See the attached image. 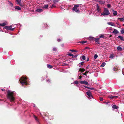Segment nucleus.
<instances>
[{"mask_svg": "<svg viewBox=\"0 0 124 124\" xmlns=\"http://www.w3.org/2000/svg\"><path fill=\"white\" fill-rule=\"evenodd\" d=\"M78 52V51H76V50H74V52Z\"/></svg>", "mask_w": 124, "mask_h": 124, "instance_id": "nucleus-53", "label": "nucleus"}, {"mask_svg": "<svg viewBox=\"0 0 124 124\" xmlns=\"http://www.w3.org/2000/svg\"><path fill=\"white\" fill-rule=\"evenodd\" d=\"M17 2V4H19L21 6H23L22 4L21 3V0H16Z\"/></svg>", "mask_w": 124, "mask_h": 124, "instance_id": "nucleus-9", "label": "nucleus"}, {"mask_svg": "<svg viewBox=\"0 0 124 124\" xmlns=\"http://www.w3.org/2000/svg\"><path fill=\"white\" fill-rule=\"evenodd\" d=\"M97 9L98 12L100 13L101 12V9L99 7L98 5V4H97Z\"/></svg>", "mask_w": 124, "mask_h": 124, "instance_id": "nucleus-8", "label": "nucleus"}, {"mask_svg": "<svg viewBox=\"0 0 124 124\" xmlns=\"http://www.w3.org/2000/svg\"><path fill=\"white\" fill-rule=\"evenodd\" d=\"M7 24V23L6 22H4L2 23H0V25L1 26H4Z\"/></svg>", "mask_w": 124, "mask_h": 124, "instance_id": "nucleus-11", "label": "nucleus"}, {"mask_svg": "<svg viewBox=\"0 0 124 124\" xmlns=\"http://www.w3.org/2000/svg\"><path fill=\"white\" fill-rule=\"evenodd\" d=\"M81 57L82 58V59L84 60L85 59V57L84 55H83L81 56Z\"/></svg>", "mask_w": 124, "mask_h": 124, "instance_id": "nucleus-27", "label": "nucleus"}, {"mask_svg": "<svg viewBox=\"0 0 124 124\" xmlns=\"http://www.w3.org/2000/svg\"><path fill=\"white\" fill-rule=\"evenodd\" d=\"M116 24H118V25H119V23H116Z\"/></svg>", "mask_w": 124, "mask_h": 124, "instance_id": "nucleus-54", "label": "nucleus"}, {"mask_svg": "<svg viewBox=\"0 0 124 124\" xmlns=\"http://www.w3.org/2000/svg\"><path fill=\"white\" fill-rule=\"evenodd\" d=\"M84 62H82L80 63L79 64V66L80 67H81V66L83 65V63H84Z\"/></svg>", "mask_w": 124, "mask_h": 124, "instance_id": "nucleus-26", "label": "nucleus"}, {"mask_svg": "<svg viewBox=\"0 0 124 124\" xmlns=\"http://www.w3.org/2000/svg\"><path fill=\"white\" fill-rule=\"evenodd\" d=\"M79 71L83 72L85 70L83 68H80L79 69Z\"/></svg>", "mask_w": 124, "mask_h": 124, "instance_id": "nucleus-21", "label": "nucleus"}, {"mask_svg": "<svg viewBox=\"0 0 124 124\" xmlns=\"http://www.w3.org/2000/svg\"><path fill=\"white\" fill-rule=\"evenodd\" d=\"M55 7V5L54 4H53L51 6V7L52 8H53L54 7Z\"/></svg>", "mask_w": 124, "mask_h": 124, "instance_id": "nucleus-36", "label": "nucleus"}, {"mask_svg": "<svg viewBox=\"0 0 124 124\" xmlns=\"http://www.w3.org/2000/svg\"><path fill=\"white\" fill-rule=\"evenodd\" d=\"M1 90L3 91H5V89H1Z\"/></svg>", "mask_w": 124, "mask_h": 124, "instance_id": "nucleus-51", "label": "nucleus"}, {"mask_svg": "<svg viewBox=\"0 0 124 124\" xmlns=\"http://www.w3.org/2000/svg\"><path fill=\"white\" fill-rule=\"evenodd\" d=\"M20 83L23 85L27 84V79L25 77L23 76L20 78Z\"/></svg>", "mask_w": 124, "mask_h": 124, "instance_id": "nucleus-2", "label": "nucleus"}, {"mask_svg": "<svg viewBox=\"0 0 124 124\" xmlns=\"http://www.w3.org/2000/svg\"><path fill=\"white\" fill-rule=\"evenodd\" d=\"M48 8V5L47 4L45 5L44 6H43L42 7V8L43 9L44 8Z\"/></svg>", "mask_w": 124, "mask_h": 124, "instance_id": "nucleus-23", "label": "nucleus"}, {"mask_svg": "<svg viewBox=\"0 0 124 124\" xmlns=\"http://www.w3.org/2000/svg\"><path fill=\"white\" fill-rule=\"evenodd\" d=\"M86 93L88 96L89 97L90 99H91L93 98V97L90 91L87 92Z\"/></svg>", "mask_w": 124, "mask_h": 124, "instance_id": "nucleus-6", "label": "nucleus"}, {"mask_svg": "<svg viewBox=\"0 0 124 124\" xmlns=\"http://www.w3.org/2000/svg\"><path fill=\"white\" fill-rule=\"evenodd\" d=\"M98 55L97 54H95L94 56V59H96L98 57Z\"/></svg>", "mask_w": 124, "mask_h": 124, "instance_id": "nucleus-31", "label": "nucleus"}, {"mask_svg": "<svg viewBox=\"0 0 124 124\" xmlns=\"http://www.w3.org/2000/svg\"><path fill=\"white\" fill-rule=\"evenodd\" d=\"M83 75H85V76L86 75V73H83Z\"/></svg>", "mask_w": 124, "mask_h": 124, "instance_id": "nucleus-48", "label": "nucleus"}, {"mask_svg": "<svg viewBox=\"0 0 124 124\" xmlns=\"http://www.w3.org/2000/svg\"><path fill=\"white\" fill-rule=\"evenodd\" d=\"M100 38H96L94 39V40L95 41V42L98 44H99L100 43L99 42V40Z\"/></svg>", "mask_w": 124, "mask_h": 124, "instance_id": "nucleus-14", "label": "nucleus"}, {"mask_svg": "<svg viewBox=\"0 0 124 124\" xmlns=\"http://www.w3.org/2000/svg\"><path fill=\"white\" fill-rule=\"evenodd\" d=\"M89 39L91 40H93L94 39V38L91 37V36H90L89 37Z\"/></svg>", "mask_w": 124, "mask_h": 124, "instance_id": "nucleus-28", "label": "nucleus"}, {"mask_svg": "<svg viewBox=\"0 0 124 124\" xmlns=\"http://www.w3.org/2000/svg\"><path fill=\"white\" fill-rule=\"evenodd\" d=\"M118 32L117 30L116 29H114L112 33L115 34H116L118 33Z\"/></svg>", "mask_w": 124, "mask_h": 124, "instance_id": "nucleus-13", "label": "nucleus"}, {"mask_svg": "<svg viewBox=\"0 0 124 124\" xmlns=\"http://www.w3.org/2000/svg\"><path fill=\"white\" fill-rule=\"evenodd\" d=\"M104 102V103H105L106 104H107L108 103H110V102Z\"/></svg>", "mask_w": 124, "mask_h": 124, "instance_id": "nucleus-42", "label": "nucleus"}, {"mask_svg": "<svg viewBox=\"0 0 124 124\" xmlns=\"http://www.w3.org/2000/svg\"><path fill=\"white\" fill-rule=\"evenodd\" d=\"M15 9L19 10H20L21 9V8L20 7L18 6H15Z\"/></svg>", "mask_w": 124, "mask_h": 124, "instance_id": "nucleus-16", "label": "nucleus"}, {"mask_svg": "<svg viewBox=\"0 0 124 124\" xmlns=\"http://www.w3.org/2000/svg\"><path fill=\"white\" fill-rule=\"evenodd\" d=\"M89 60V59L88 58V59H87V61H88Z\"/></svg>", "mask_w": 124, "mask_h": 124, "instance_id": "nucleus-55", "label": "nucleus"}, {"mask_svg": "<svg viewBox=\"0 0 124 124\" xmlns=\"http://www.w3.org/2000/svg\"><path fill=\"white\" fill-rule=\"evenodd\" d=\"M12 26H6L5 27V28L6 29L8 30H11V31H13L14 28H12Z\"/></svg>", "mask_w": 124, "mask_h": 124, "instance_id": "nucleus-5", "label": "nucleus"}, {"mask_svg": "<svg viewBox=\"0 0 124 124\" xmlns=\"http://www.w3.org/2000/svg\"><path fill=\"white\" fill-rule=\"evenodd\" d=\"M61 40V39H57V41L59 42Z\"/></svg>", "mask_w": 124, "mask_h": 124, "instance_id": "nucleus-47", "label": "nucleus"}, {"mask_svg": "<svg viewBox=\"0 0 124 124\" xmlns=\"http://www.w3.org/2000/svg\"><path fill=\"white\" fill-rule=\"evenodd\" d=\"M117 49L118 51H121L122 50V48L120 46H118L117 47Z\"/></svg>", "mask_w": 124, "mask_h": 124, "instance_id": "nucleus-18", "label": "nucleus"}, {"mask_svg": "<svg viewBox=\"0 0 124 124\" xmlns=\"http://www.w3.org/2000/svg\"><path fill=\"white\" fill-rule=\"evenodd\" d=\"M58 1L57 0H53V2L54 3H56L58 2Z\"/></svg>", "mask_w": 124, "mask_h": 124, "instance_id": "nucleus-34", "label": "nucleus"}, {"mask_svg": "<svg viewBox=\"0 0 124 124\" xmlns=\"http://www.w3.org/2000/svg\"><path fill=\"white\" fill-rule=\"evenodd\" d=\"M110 14L107 8H104V11L101 13V15L103 16H108Z\"/></svg>", "mask_w": 124, "mask_h": 124, "instance_id": "nucleus-3", "label": "nucleus"}, {"mask_svg": "<svg viewBox=\"0 0 124 124\" xmlns=\"http://www.w3.org/2000/svg\"><path fill=\"white\" fill-rule=\"evenodd\" d=\"M114 96H110L109 98L112 99H114Z\"/></svg>", "mask_w": 124, "mask_h": 124, "instance_id": "nucleus-35", "label": "nucleus"}, {"mask_svg": "<svg viewBox=\"0 0 124 124\" xmlns=\"http://www.w3.org/2000/svg\"><path fill=\"white\" fill-rule=\"evenodd\" d=\"M36 11L37 12H38L39 13L42 12L43 11V10L41 8H37L36 9Z\"/></svg>", "mask_w": 124, "mask_h": 124, "instance_id": "nucleus-12", "label": "nucleus"}, {"mask_svg": "<svg viewBox=\"0 0 124 124\" xmlns=\"http://www.w3.org/2000/svg\"><path fill=\"white\" fill-rule=\"evenodd\" d=\"M107 24L110 25L115 27L116 26V25L113 23L112 22H109L107 23Z\"/></svg>", "mask_w": 124, "mask_h": 124, "instance_id": "nucleus-10", "label": "nucleus"}, {"mask_svg": "<svg viewBox=\"0 0 124 124\" xmlns=\"http://www.w3.org/2000/svg\"><path fill=\"white\" fill-rule=\"evenodd\" d=\"M104 37V35L103 34H101V35L100 36H99L100 38H103Z\"/></svg>", "mask_w": 124, "mask_h": 124, "instance_id": "nucleus-30", "label": "nucleus"}, {"mask_svg": "<svg viewBox=\"0 0 124 124\" xmlns=\"http://www.w3.org/2000/svg\"><path fill=\"white\" fill-rule=\"evenodd\" d=\"M70 51H72V52H74V50H71V49L70 50Z\"/></svg>", "mask_w": 124, "mask_h": 124, "instance_id": "nucleus-49", "label": "nucleus"}, {"mask_svg": "<svg viewBox=\"0 0 124 124\" xmlns=\"http://www.w3.org/2000/svg\"><path fill=\"white\" fill-rule=\"evenodd\" d=\"M114 54H112L110 55L109 58L111 59H112L114 57Z\"/></svg>", "mask_w": 124, "mask_h": 124, "instance_id": "nucleus-19", "label": "nucleus"}, {"mask_svg": "<svg viewBox=\"0 0 124 124\" xmlns=\"http://www.w3.org/2000/svg\"><path fill=\"white\" fill-rule=\"evenodd\" d=\"M79 6L78 5H77L74 6V7L72 8V10H73L74 11L76 12H79V10L78 8V7Z\"/></svg>", "mask_w": 124, "mask_h": 124, "instance_id": "nucleus-4", "label": "nucleus"}, {"mask_svg": "<svg viewBox=\"0 0 124 124\" xmlns=\"http://www.w3.org/2000/svg\"><path fill=\"white\" fill-rule=\"evenodd\" d=\"M68 55L70 56H73V55L71 53H70L68 54Z\"/></svg>", "mask_w": 124, "mask_h": 124, "instance_id": "nucleus-37", "label": "nucleus"}, {"mask_svg": "<svg viewBox=\"0 0 124 124\" xmlns=\"http://www.w3.org/2000/svg\"><path fill=\"white\" fill-rule=\"evenodd\" d=\"M88 72L86 71L85 73H88Z\"/></svg>", "mask_w": 124, "mask_h": 124, "instance_id": "nucleus-56", "label": "nucleus"}, {"mask_svg": "<svg viewBox=\"0 0 124 124\" xmlns=\"http://www.w3.org/2000/svg\"><path fill=\"white\" fill-rule=\"evenodd\" d=\"M106 63L105 62L102 63L101 65V67H104Z\"/></svg>", "mask_w": 124, "mask_h": 124, "instance_id": "nucleus-24", "label": "nucleus"}, {"mask_svg": "<svg viewBox=\"0 0 124 124\" xmlns=\"http://www.w3.org/2000/svg\"><path fill=\"white\" fill-rule=\"evenodd\" d=\"M90 89H91V90H94V88H90Z\"/></svg>", "mask_w": 124, "mask_h": 124, "instance_id": "nucleus-46", "label": "nucleus"}, {"mask_svg": "<svg viewBox=\"0 0 124 124\" xmlns=\"http://www.w3.org/2000/svg\"><path fill=\"white\" fill-rule=\"evenodd\" d=\"M114 99H116V98H117L118 97L117 96H114Z\"/></svg>", "mask_w": 124, "mask_h": 124, "instance_id": "nucleus-44", "label": "nucleus"}, {"mask_svg": "<svg viewBox=\"0 0 124 124\" xmlns=\"http://www.w3.org/2000/svg\"><path fill=\"white\" fill-rule=\"evenodd\" d=\"M112 107L114 109H116L118 108V106H117L115 105H112Z\"/></svg>", "mask_w": 124, "mask_h": 124, "instance_id": "nucleus-20", "label": "nucleus"}, {"mask_svg": "<svg viewBox=\"0 0 124 124\" xmlns=\"http://www.w3.org/2000/svg\"><path fill=\"white\" fill-rule=\"evenodd\" d=\"M118 19L120 20L121 21L123 22L124 21V16L122 18H118Z\"/></svg>", "mask_w": 124, "mask_h": 124, "instance_id": "nucleus-15", "label": "nucleus"}, {"mask_svg": "<svg viewBox=\"0 0 124 124\" xmlns=\"http://www.w3.org/2000/svg\"><path fill=\"white\" fill-rule=\"evenodd\" d=\"M82 42V44H83L86 42V41H85Z\"/></svg>", "mask_w": 124, "mask_h": 124, "instance_id": "nucleus-43", "label": "nucleus"}, {"mask_svg": "<svg viewBox=\"0 0 124 124\" xmlns=\"http://www.w3.org/2000/svg\"><path fill=\"white\" fill-rule=\"evenodd\" d=\"M47 66L48 68L49 69H51L53 68V66L49 64H47Z\"/></svg>", "mask_w": 124, "mask_h": 124, "instance_id": "nucleus-22", "label": "nucleus"}, {"mask_svg": "<svg viewBox=\"0 0 124 124\" xmlns=\"http://www.w3.org/2000/svg\"><path fill=\"white\" fill-rule=\"evenodd\" d=\"M47 82H50V80L49 79L47 80Z\"/></svg>", "mask_w": 124, "mask_h": 124, "instance_id": "nucleus-50", "label": "nucleus"}, {"mask_svg": "<svg viewBox=\"0 0 124 124\" xmlns=\"http://www.w3.org/2000/svg\"><path fill=\"white\" fill-rule=\"evenodd\" d=\"M79 78H82V76H79Z\"/></svg>", "mask_w": 124, "mask_h": 124, "instance_id": "nucleus-52", "label": "nucleus"}, {"mask_svg": "<svg viewBox=\"0 0 124 124\" xmlns=\"http://www.w3.org/2000/svg\"><path fill=\"white\" fill-rule=\"evenodd\" d=\"M85 48L86 49H89V47H85Z\"/></svg>", "mask_w": 124, "mask_h": 124, "instance_id": "nucleus-45", "label": "nucleus"}, {"mask_svg": "<svg viewBox=\"0 0 124 124\" xmlns=\"http://www.w3.org/2000/svg\"><path fill=\"white\" fill-rule=\"evenodd\" d=\"M14 92L8 90L7 92V98L10 100L11 102L14 101L15 98L14 97Z\"/></svg>", "mask_w": 124, "mask_h": 124, "instance_id": "nucleus-1", "label": "nucleus"}, {"mask_svg": "<svg viewBox=\"0 0 124 124\" xmlns=\"http://www.w3.org/2000/svg\"><path fill=\"white\" fill-rule=\"evenodd\" d=\"M80 83L81 84H85L86 85H89V84L86 81H80Z\"/></svg>", "mask_w": 124, "mask_h": 124, "instance_id": "nucleus-7", "label": "nucleus"}, {"mask_svg": "<svg viewBox=\"0 0 124 124\" xmlns=\"http://www.w3.org/2000/svg\"><path fill=\"white\" fill-rule=\"evenodd\" d=\"M34 117L35 118V120L37 122H39L38 120L37 119V117L35 116H34Z\"/></svg>", "mask_w": 124, "mask_h": 124, "instance_id": "nucleus-33", "label": "nucleus"}, {"mask_svg": "<svg viewBox=\"0 0 124 124\" xmlns=\"http://www.w3.org/2000/svg\"><path fill=\"white\" fill-rule=\"evenodd\" d=\"M83 86L85 87L86 88H87L88 89H90V87H88V86H84V85H83Z\"/></svg>", "mask_w": 124, "mask_h": 124, "instance_id": "nucleus-39", "label": "nucleus"}, {"mask_svg": "<svg viewBox=\"0 0 124 124\" xmlns=\"http://www.w3.org/2000/svg\"><path fill=\"white\" fill-rule=\"evenodd\" d=\"M113 12V15L114 16H116L117 15V12L116 11H114L113 10H112Z\"/></svg>", "mask_w": 124, "mask_h": 124, "instance_id": "nucleus-17", "label": "nucleus"}, {"mask_svg": "<svg viewBox=\"0 0 124 124\" xmlns=\"http://www.w3.org/2000/svg\"><path fill=\"white\" fill-rule=\"evenodd\" d=\"M123 25L124 26V24H123Z\"/></svg>", "mask_w": 124, "mask_h": 124, "instance_id": "nucleus-58", "label": "nucleus"}, {"mask_svg": "<svg viewBox=\"0 0 124 124\" xmlns=\"http://www.w3.org/2000/svg\"><path fill=\"white\" fill-rule=\"evenodd\" d=\"M11 4H12V5H13L12 4V3H11Z\"/></svg>", "mask_w": 124, "mask_h": 124, "instance_id": "nucleus-60", "label": "nucleus"}, {"mask_svg": "<svg viewBox=\"0 0 124 124\" xmlns=\"http://www.w3.org/2000/svg\"><path fill=\"white\" fill-rule=\"evenodd\" d=\"M121 33L122 34H123L124 33V29H122L121 30Z\"/></svg>", "mask_w": 124, "mask_h": 124, "instance_id": "nucleus-32", "label": "nucleus"}, {"mask_svg": "<svg viewBox=\"0 0 124 124\" xmlns=\"http://www.w3.org/2000/svg\"><path fill=\"white\" fill-rule=\"evenodd\" d=\"M34 107H35V105H34Z\"/></svg>", "mask_w": 124, "mask_h": 124, "instance_id": "nucleus-59", "label": "nucleus"}, {"mask_svg": "<svg viewBox=\"0 0 124 124\" xmlns=\"http://www.w3.org/2000/svg\"><path fill=\"white\" fill-rule=\"evenodd\" d=\"M121 115L122 116V113H121Z\"/></svg>", "mask_w": 124, "mask_h": 124, "instance_id": "nucleus-57", "label": "nucleus"}, {"mask_svg": "<svg viewBox=\"0 0 124 124\" xmlns=\"http://www.w3.org/2000/svg\"><path fill=\"white\" fill-rule=\"evenodd\" d=\"M53 50L54 51H56V48H54L53 49Z\"/></svg>", "mask_w": 124, "mask_h": 124, "instance_id": "nucleus-40", "label": "nucleus"}, {"mask_svg": "<svg viewBox=\"0 0 124 124\" xmlns=\"http://www.w3.org/2000/svg\"><path fill=\"white\" fill-rule=\"evenodd\" d=\"M118 38H119V39L121 40L124 41V39H123V37H122L121 36H118Z\"/></svg>", "mask_w": 124, "mask_h": 124, "instance_id": "nucleus-25", "label": "nucleus"}, {"mask_svg": "<svg viewBox=\"0 0 124 124\" xmlns=\"http://www.w3.org/2000/svg\"><path fill=\"white\" fill-rule=\"evenodd\" d=\"M74 84H75L77 85L78 84V81H75L74 82Z\"/></svg>", "mask_w": 124, "mask_h": 124, "instance_id": "nucleus-29", "label": "nucleus"}, {"mask_svg": "<svg viewBox=\"0 0 124 124\" xmlns=\"http://www.w3.org/2000/svg\"><path fill=\"white\" fill-rule=\"evenodd\" d=\"M103 100V98H102V97H100V100L101 101H102Z\"/></svg>", "mask_w": 124, "mask_h": 124, "instance_id": "nucleus-41", "label": "nucleus"}, {"mask_svg": "<svg viewBox=\"0 0 124 124\" xmlns=\"http://www.w3.org/2000/svg\"><path fill=\"white\" fill-rule=\"evenodd\" d=\"M107 7L108 8H110L111 7V5L110 4H108L107 5Z\"/></svg>", "mask_w": 124, "mask_h": 124, "instance_id": "nucleus-38", "label": "nucleus"}]
</instances>
